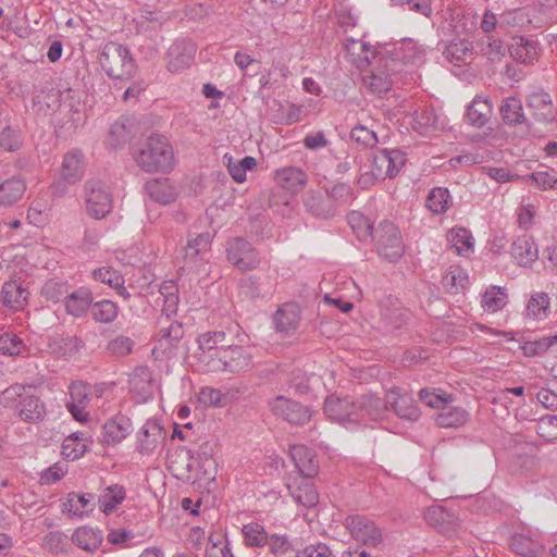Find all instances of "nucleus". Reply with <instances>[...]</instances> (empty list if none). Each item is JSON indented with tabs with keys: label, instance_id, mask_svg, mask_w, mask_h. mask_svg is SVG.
Masks as SVG:
<instances>
[{
	"label": "nucleus",
	"instance_id": "28",
	"mask_svg": "<svg viewBox=\"0 0 557 557\" xmlns=\"http://www.w3.org/2000/svg\"><path fill=\"white\" fill-rule=\"evenodd\" d=\"M289 456L298 469L306 478H312L318 472V460L312 448L305 445H292Z\"/></svg>",
	"mask_w": 557,
	"mask_h": 557
},
{
	"label": "nucleus",
	"instance_id": "44",
	"mask_svg": "<svg viewBox=\"0 0 557 557\" xmlns=\"http://www.w3.org/2000/svg\"><path fill=\"white\" fill-rule=\"evenodd\" d=\"M72 543L86 552H95L102 543V533L98 529L82 527L72 534Z\"/></svg>",
	"mask_w": 557,
	"mask_h": 557
},
{
	"label": "nucleus",
	"instance_id": "8",
	"mask_svg": "<svg viewBox=\"0 0 557 557\" xmlns=\"http://www.w3.org/2000/svg\"><path fill=\"white\" fill-rule=\"evenodd\" d=\"M184 336V326L181 322L168 318H159L154 333V347L152 354L170 356Z\"/></svg>",
	"mask_w": 557,
	"mask_h": 557
},
{
	"label": "nucleus",
	"instance_id": "60",
	"mask_svg": "<svg viewBox=\"0 0 557 557\" xmlns=\"http://www.w3.org/2000/svg\"><path fill=\"white\" fill-rule=\"evenodd\" d=\"M350 138L363 147H374L379 143L376 133L361 124L351 128Z\"/></svg>",
	"mask_w": 557,
	"mask_h": 557
},
{
	"label": "nucleus",
	"instance_id": "21",
	"mask_svg": "<svg viewBox=\"0 0 557 557\" xmlns=\"http://www.w3.org/2000/svg\"><path fill=\"white\" fill-rule=\"evenodd\" d=\"M386 403L392 406L393 410L400 419L413 422L420 418L417 401L411 395L407 393L401 394L398 387H393L387 391Z\"/></svg>",
	"mask_w": 557,
	"mask_h": 557
},
{
	"label": "nucleus",
	"instance_id": "14",
	"mask_svg": "<svg viewBox=\"0 0 557 557\" xmlns=\"http://www.w3.org/2000/svg\"><path fill=\"white\" fill-rule=\"evenodd\" d=\"M197 48L187 38H178L172 42L166 52V69L171 73H181L194 62Z\"/></svg>",
	"mask_w": 557,
	"mask_h": 557
},
{
	"label": "nucleus",
	"instance_id": "36",
	"mask_svg": "<svg viewBox=\"0 0 557 557\" xmlns=\"http://www.w3.org/2000/svg\"><path fill=\"white\" fill-rule=\"evenodd\" d=\"M530 25L533 27H540V25L533 24L529 10L525 8L509 9L499 15V27L523 30Z\"/></svg>",
	"mask_w": 557,
	"mask_h": 557
},
{
	"label": "nucleus",
	"instance_id": "56",
	"mask_svg": "<svg viewBox=\"0 0 557 557\" xmlns=\"http://www.w3.org/2000/svg\"><path fill=\"white\" fill-rule=\"evenodd\" d=\"M269 552L274 556H283L294 549L293 540L286 533H270L269 542L267 543Z\"/></svg>",
	"mask_w": 557,
	"mask_h": 557
},
{
	"label": "nucleus",
	"instance_id": "43",
	"mask_svg": "<svg viewBox=\"0 0 557 557\" xmlns=\"http://www.w3.org/2000/svg\"><path fill=\"white\" fill-rule=\"evenodd\" d=\"M451 203L453 196L449 189L442 186L431 188L425 199V207L433 214H444Z\"/></svg>",
	"mask_w": 557,
	"mask_h": 557
},
{
	"label": "nucleus",
	"instance_id": "33",
	"mask_svg": "<svg viewBox=\"0 0 557 557\" xmlns=\"http://www.w3.org/2000/svg\"><path fill=\"white\" fill-rule=\"evenodd\" d=\"M28 298V292L16 281H9L2 285L0 301L2 305L13 311L24 308Z\"/></svg>",
	"mask_w": 557,
	"mask_h": 557
},
{
	"label": "nucleus",
	"instance_id": "4",
	"mask_svg": "<svg viewBox=\"0 0 557 557\" xmlns=\"http://www.w3.org/2000/svg\"><path fill=\"white\" fill-rule=\"evenodd\" d=\"M1 401L7 407H18L20 418L28 423L41 421L46 414L44 403L37 396L28 394L22 385L4 389Z\"/></svg>",
	"mask_w": 557,
	"mask_h": 557
},
{
	"label": "nucleus",
	"instance_id": "9",
	"mask_svg": "<svg viewBox=\"0 0 557 557\" xmlns=\"http://www.w3.org/2000/svg\"><path fill=\"white\" fill-rule=\"evenodd\" d=\"M324 413L327 419L343 425L347 430L356 429L361 418L360 412H357L356 401L335 396H329L325 399Z\"/></svg>",
	"mask_w": 557,
	"mask_h": 557
},
{
	"label": "nucleus",
	"instance_id": "17",
	"mask_svg": "<svg viewBox=\"0 0 557 557\" xmlns=\"http://www.w3.org/2000/svg\"><path fill=\"white\" fill-rule=\"evenodd\" d=\"M512 552L525 557H542L545 553L542 533L539 530H522L510 540Z\"/></svg>",
	"mask_w": 557,
	"mask_h": 557
},
{
	"label": "nucleus",
	"instance_id": "58",
	"mask_svg": "<svg viewBox=\"0 0 557 557\" xmlns=\"http://www.w3.org/2000/svg\"><path fill=\"white\" fill-rule=\"evenodd\" d=\"M294 500L304 507H313L319 502V495L310 483H304L290 492Z\"/></svg>",
	"mask_w": 557,
	"mask_h": 557
},
{
	"label": "nucleus",
	"instance_id": "42",
	"mask_svg": "<svg viewBox=\"0 0 557 557\" xmlns=\"http://www.w3.org/2000/svg\"><path fill=\"white\" fill-rule=\"evenodd\" d=\"M242 534L245 546L249 548L265 547L270 535L264 525L257 521L243 524Z\"/></svg>",
	"mask_w": 557,
	"mask_h": 557
},
{
	"label": "nucleus",
	"instance_id": "49",
	"mask_svg": "<svg viewBox=\"0 0 557 557\" xmlns=\"http://www.w3.org/2000/svg\"><path fill=\"white\" fill-rule=\"evenodd\" d=\"M126 496L125 488L122 485L113 484L104 488L98 498L99 509L109 515L115 510Z\"/></svg>",
	"mask_w": 557,
	"mask_h": 557
},
{
	"label": "nucleus",
	"instance_id": "5",
	"mask_svg": "<svg viewBox=\"0 0 557 557\" xmlns=\"http://www.w3.org/2000/svg\"><path fill=\"white\" fill-rule=\"evenodd\" d=\"M207 372L238 374L252 368V356L243 346L222 345L216 359H208Z\"/></svg>",
	"mask_w": 557,
	"mask_h": 557
},
{
	"label": "nucleus",
	"instance_id": "1",
	"mask_svg": "<svg viewBox=\"0 0 557 557\" xmlns=\"http://www.w3.org/2000/svg\"><path fill=\"white\" fill-rule=\"evenodd\" d=\"M406 154L399 149H381L373 154L360 156L357 185L367 189L376 181L396 176L406 163Z\"/></svg>",
	"mask_w": 557,
	"mask_h": 557
},
{
	"label": "nucleus",
	"instance_id": "15",
	"mask_svg": "<svg viewBox=\"0 0 557 557\" xmlns=\"http://www.w3.org/2000/svg\"><path fill=\"white\" fill-rule=\"evenodd\" d=\"M344 47L346 60L359 70L370 66L372 61L379 60L381 63L384 60L383 52L376 51L368 42L360 39L347 38Z\"/></svg>",
	"mask_w": 557,
	"mask_h": 557
},
{
	"label": "nucleus",
	"instance_id": "6",
	"mask_svg": "<svg viewBox=\"0 0 557 557\" xmlns=\"http://www.w3.org/2000/svg\"><path fill=\"white\" fill-rule=\"evenodd\" d=\"M86 213L96 220L106 218L112 210V194L100 180H89L82 195Z\"/></svg>",
	"mask_w": 557,
	"mask_h": 557
},
{
	"label": "nucleus",
	"instance_id": "7",
	"mask_svg": "<svg viewBox=\"0 0 557 557\" xmlns=\"http://www.w3.org/2000/svg\"><path fill=\"white\" fill-rule=\"evenodd\" d=\"M371 240H374L377 253L389 262H396L404 253L399 230L393 222H381Z\"/></svg>",
	"mask_w": 557,
	"mask_h": 557
},
{
	"label": "nucleus",
	"instance_id": "64",
	"mask_svg": "<svg viewBox=\"0 0 557 557\" xmlns=\"http://www.w3.org/2000/svg\"><path fill=\"white\" fill-rule=\"evenodd\" d=\"M134 345L135 343L131 337L120 335L107 344V350L113 356L123 357L133 350Z\"/></svg>",
	"mask_w": 557,
	"mask_h": 557
},
{
	"label": "nucleus",
	"instance_id": "51",
	"mask_svg": "<svg viewBox=\"0 0 557 557\" xmlns=\"http://www.w3.org/2000/svg\"><path fill=\"white\" fill-rule=\"evenodd\" d=\"M119 311L115 302L109 299H101L92 304L90 314L96 322L109 324L116 319Z\"/></svg>",
	"mask_w": 557,
	"mask_h": 557
},
{
	"label": "nucleus",
	"instance_id": "16",
	"mask_svg": "<svg viewBox=\"0 0 557 557\" xmlns=\"http://www.w3.org/2000/svg\"><path fill=\"white\" fill-rule=\"evenodd\" d=\"M196 343L198 345L196 358L206 371L209 368L208 359H216L222 345H225L226 333L224 331H207L197 336Z\"/></svg>",
	"mask_w": 557,
	"mask_h": 557
},
{
	"label": "nucleus",
	"instance_id": "32",
	"mask_svg": "<svg viewBox=\"0 0 557 557\" xmlns=\"http://www.w3.org/2000/svg\"><path fill=\"white\" fill-rule=\"evenodd\" d=\"M274 180L281 188L296 194L305 186L307 175L299 168L285 166L275 171Z\"/></svg>",
	"mask_w": 557,
	"mask_h": 557
},
{
	"label": "nucleus",
	"instance_id": "61",
	"mask_svg": "<svg viewBox=\"0 0 557 557\" xmlns=\"http://www.w3.org/2000/svg\"><path fill=\"white\" fill-rule=\"evenodd\" d=\"M413 122L416 123L414 127L417 131L421 134H425L436 127L437 116L433 110L423 109L414 112Z\"/></svg>",
	"mask_w": 557,
	"mask_h": 557
},
{
	"label": "nucleus",
	"instance_id": "10",
	"mask_svg": "<svg viewBox=\"0 0 557 557\" xmlns=\"http://www.w3.org/2000/svg\"><path fill=\"white\" fill-rule=\"evenodd\" d=\"M397 66L398 62L391 57L384 55V60L381 63L376 60L374 67L362 78L364 86L374 95L381 96L386 94L392 87V76Z\"/></svg>",
	"mask_w": 557,
	"mask_h": 557
},
{
	"label": "nucleus",
	"instance_id": "52",
	"mask_svg": "<svg viewBox=\"0 0 557 557\" xmlns=\"http://www.w3.org/2000/svg\"><path fill=\"white\" fill-rule=\"evenodd\" d=\"M481 53L491 61H499L505 55L504 42L495 35H485L479 41Z\"/></svg>",
	"mask_w": 557,
	"mask_h": 557
},
{
	"label": "nucleus",
	"instance_id": "62",
	"mask_svg": "<svg viewBox=\"0 0 557 557\" xmlns=\"http://www.w3.org/2000/svg\"><path fill=\"white\" fill-rule=\"evenodd\" d=\"M199 401L205 406L222 407L226 405L227 395L218 388L202 387L199 392Z\"/></svg>",
	"mask_w": 557,
	"mask_h": 557
},
{
	"label": "nucleus",
	"instance_id": "2",
	"mask_svg": "<svg viewBox=\"0 0 557 557\" xmlns=\"http://www.w3.org/2000/svg\"><path fill=\"white\" fill-rule=\"evenodd\" d=\"M137 165L145 172H170L174 166V152L166 137L150 135L136 154Z\"/></svg>",
	"mask_w": 557,
	"mask_h": 557
},
{
	"label": "nucleus",
	"instance_id": "47",
	"mask_svg": "<svg viewBox=\"0 0 557 557\" xmlns=\"http://www.w3.org/2000/svg\"><path fill=\"white\" fill-rule=\"evenodd\" d=\"M347 222L360 242L367 243L372 239L375 233L373 222L361 212L351 211L347 215Z\"/></svg>",
	"mask_w": 557,
	"mask_h": 557
},
{
	"label": "nucleus",
	"instance_id": "13",
	"mask_svg": "<svg viewBox=\"0 0 557 557\" xmlns=\"http://www.w3.org/2000/svg\"><path fill=\"white\" fill-rule=\"evenodd\" d=\"M271 412L290 424H304L311 418L308 407L285 396H277L269 403Z\"/></svg>",
	"mask_w": 557,
	"mask_h": 557
},
{
	"label": "nucleus",
	"instance_id": "24",
	"mask_svg": "<svg viewBox=\"0 0 557 557\" xmlns=\"http://www.w3.org/2000/svg\"><path fill=\"white\" fill-rule=\"evenodd\" d=\"M301 320V309L296 302H285L273 314V324L276 332L288 334L294 332Z\"/></svg>",
	"mask_w": 557,
	"mask_h": 557
},
{
	"label": "nucleus",
	"instance_id": "29",
	"mask_svg": "<svg viewBox=\"0 0 557 557\" xmlns=\"http://www.w3.org/2000/svg\"><path fill=\"white\" fill-rule=\"evenodd\" d=\"M211 234L206 232L190 238L185 248V265L190 270H198V261H203L205 253L211 247Z\"/></svg>",
	"mask_w": 557,
	"mask_h": 557
},
{
	"label": "nucleus",
	"instance_id": "46",
	"mask_svg": "<svg viewBox=\"0 0 557 557\" xmlns=\"http://www.w3.org/2000/svg\"><path fill=\"white\" fill-rule=\"evenodd\" d=\"M443 285L449 294H458L467 289L469 274L459 265H451L443 275Z\"/></svg>",
	"mask_w": 557,
	"mask_h": 557
},
{
	"label": "nucleus",
	"instance_id": "41",
	"mask_svg": "<svg viewBox=\"0 0 557 557\" xmlns=\"http://www.w3.org/2000/svg\"><path fill=\"white\" fill-rule=\"evenodd\" d=\"M447 240L462 257H469L474 251V238L466 227H453L447 234Z\"/></svg>",
	"mask_w": 557,
	"mask_h": 557
},
{
	"label": "nucleus",
	"instance_id": "19",
	"mask_svg": "<svg viewBox=\"0 0 557 557\" xmlns=\"http://www.w3.org/2000/svg\"><path fill=\"white\" fill-rule=\"evenodd\" d=\"M132 420L121 412L111 416L102 425V437L106 445H116L133 432Z\"/></svg>",
	"mask_w": 557,
	"mask_h": 557
},
{
	"label": "nucleus",
	"instance_id": "30",
	"mask_svg": "<svg viewBox=\"0 0 557 557\" xmlns=\"http://www.w3.org/2000/svg\"><path fill=\"white\" fill-rule=\"evenodd\" d=\"M162 434V426L156 421L148 420L137 433V450L141 455L152 453L160 443Z\"/></svg>",
	"mask_w": 557,
	"mask_h": 557
},
{
	"label": "nucleus",
	"instance_id": "37",
	"mask_svg": "<svg viewBox=\"0 0 557 557\" xmlns=\"http://www.w3.org/2000/svg\"><path fill=\"white\" fill-rule=\"evenodd\" d=\"M26 190V183L20 177H11L0 183V207H11L18 202Z\"/></svg>",
	"mask_w": 557,
	"mask_h": 557
},
{
	"label": "nucleus",
	"instance_id": "27",
	"mask_svg": "<svg viewBox=\"0 0 557 557\" xmlns=\"http://www.w3.org/2000/svg\"><path fill=\"white\" fill-rule=\"evenodd\" d=\"M511 256L520 267H531L539 259V248L535 240L524 234L511 245Z\"/></svg>",
	"mask_w": 557,
	"mask_h": 557
},
{
	"label": "nucleus",
	"instance_id": "63",
	"mask_svg": "<svg viewBox=\"0 0 557 557\" xmlns=\"http://www.w3.org/2000/svg\"><path fill=\"white\" fill-rule=\"evenodd\" d=\"M92 277L103 284L109 285L111 288L121 286V283H125L124 277L112 268H99L92 271Z\"/></svg>",
	"mask_w": 557,
	"mask_h": 557
},
{
	"label": "nucleus",
	"instance_id": "22",
	"mask_svg": "<svg viewBox=\"0 0 557 557\" xmlns=\"http://www.w3.org/2000/svg\"><path fill=\"white\" fill-rule=\"evenodd\" d=\"M357 412H360L361 418L359 425H368V421L382 420L387 411V403L374 394H366L356 401Z\"/></svg>",
	"mask_w": 557,
	"mask_h": 557
},
{
	"label": "nucleus",
	"instance_id": "11",
	"mask_svg": "<svg viewBox=\"0 0 557 557\" xmlns=\"http://www.w3.org/2000/svg\"><path fill=\"white\" fill-rule=\"evenodd\" d=\"M227 260L239 271L258 268L260 257L256 248L246 239L236 237L226 244Z\"/></svg>",
	"mask_w": 557,
	"mask_h": 557
},
{
	"label": "nucleus",
	"instance_id": "45",
	"mask_svg": "<svg viewBox=\"0 0 557 557\" xmlns=\"http://www.w3.org/2000/svg\"><path fill=\"white\" fill-rule=\"evenodd\" d=\"M160 298H162V311L159 318L172 319L176 314L180 297L178 288L174 282H164L159 289Z\"/></svg>",
	"mask_w": 557,
	"mask_h": 557
},
{
	"label": "nucleus",
	"instance_id": "59",
	"mask_svg": "<svg viewBox=\"0 0 557 557\" xmlns=\"http://www.w3.org/2000/svg\"><path fill=\"white\" fill-rule=\"evenodd\" d=\"M92 436L85 431L72 432V460L82 457L91 446Z\"/></svg>",
	"mask_w": 557,
	"mask_h": 557
},
{
	"label": "nucleus",
	"instance_id": "20",
	"mask_svg": "<svg viewBox=\"0 0 557 557\" xmlns=\"http://www.w3.org/2000/svg\"><path fill=\"white\" fill-rule=\"evenodd\" d=\"M92 395V386L83 381L72 382V419L81 424L90 422V413L86 410Z\"/></svg>",
	"mask_w": 557,
	"mask_h": 557
},
{
	"label": "nucleus",
	"instance_id": "57",
	"mask_svg": "<svg viewBox=\"0 0 557 557\" xmlns=\"http://www.w3.org/2000/svg\"><path fill=\"white\" fill-rule=\"evenodd\" d=\"M419 398L426 406L441 409L445 403H453L454 396L451 394L440 393L435 388H422L419 392Z\"/></svg>",
	"mask_w": 557,
	"mask_h": 557
},
{
	"label": "nucleus",
	"instance_id": "25",
	"mask_svg": "<svg viewBox=\"0 0 557 557\" xmlns=\"http://www.w3.org/2000/svg\"><path fill=\"white\" fill-rule=\"evenodd\" d=\"M493 104L488 97L476 95L468 104L465 121L475 127H483L490 121Z\"/></svg>",
	"mask_w": 557,
	"mask_h": 557
},
{
	"label": "nucleus",
	"instance_id": "23",
	"mask_svg": "<svg viewBox=\"0 0 557 557\" xmlns=\"http://www.w3.org/2000/svg\"><path fill=\"white\" fill-rule=\"evenodd\" d=\"M509 51L513 60L530 65L539 59L542 47L534 37L518 36L512 38Z\"/></svg>",
	"mask_w": 557,
	"mask_h": 557
},
{
	"label": "nucleus",
	"instance_id": "35",
	"mask_svg": "<svg viewBox=\"0 0 557 557\" xmlns=\"http://www.w3.org/2000/svg\"><path fill=\"white\" fill-rule=\"evenodd\" d=\"M508 304L506 287L490 285L481 293V307L487 313L500 311Z\"/></svg>",
	"mask_w": 557,
	"mask_h": 557
},
{
	"label": "nucleus",
	"instance_id": "26",
	"mask_svg": "<svg viewBox=\"0 0 557 557\" xmlns=\"http://www.w3.org/2000/svg\"><path fill=\"white\" fill-rule=\"evenodd\" d=\"M527 102L537 121L545 123L555 121L553 99L548 92L542 89L534 90L529 94Z\"/></svg>",
	"mask_w": 557,
	"mask_h": 557
},
{
	"label": "nucleus",
	"instance_id": "54",
	"mask_svg": "<svg viewBox=\"0 0 557 557\" xmlns=\"http://www.w3.org/2000/svg\"><path fill=\"white\" fill-rule=\"evenodd\" d=\"M401 51L396 52V61L401 58L404 63L411 65H419L424 61L425 50L421 47H418L411 40H407L401 45Z\"/></svg>",
	"mask_w": 557,
	"mask_h": 557
},
{
	"label": "nucleus",
	"instance_id": "12",
	"mask_svg": "<svg viewBox=\"0 0 557 557\" xmlns=\"http://www.w3.org/2000/svg\"><path fill=\"white\" fill-rule=\"evenodd\" d=\"M345 525L349 530L351 536L366 546L375 547L382 542L383 535L380 528L370 519L354 515L345 520Z\"/></svg>",
	"mask_w": 557,
	"mask_h": 557
},
{
	"label": "nucleus",
	"instance_id": "3",
	"mask_svg": "<svg viewBox=\"0 0 557 557\" xmlns=\"http://www.w3.org/2000/svg\"><path fill=\"white\" fill-rule=\"evenodd\" d=\"M98 62L102 71L113 79H129L135 72L129 49L122 44H106L98 55Z\"/></svg>",
	"mask_w": 557,
	"mask_h": 557
},
{
	"label": "nucleus",
	"instance_id": "55",
	"mask_svg": "<svg viewBox=\"0 0 557 557\" xmlns=\"http://www.w3.org/2000/svg\"><path fill=\"white\" fill-rule=\"evenodd\" d=\"M26 349V345L20 336L12 332L0 335V354L4 356H18Z\"/></svg>",
	"mask_w": 557,
	"mask_h": 557
},
{
	"label": "nucleus",
	"instance_id": "31",
	"mask_svg": "<svg viewBox=\"0 0 557 557\" xmlns=\"http://www.w3.org/2000/svg\"><path fill=\"white\" fill-rule=\"evenodd\" d=\"M470 418V413L461 406L445 403L435 417V422L440 428H460L465 425Z\"/></svg>",
	"mask_w": 557,
	"mask_h": 557
},
{
	"label": "nucleus",
	"instance_id": "40",
	"mask_svg": "<svg viewBox=\"0 0 557 557\" xmlns=\"http://www.w3.org/2000/svg\"><path fill=\"white\" fill-rule=\"evenodd\" d=\"M146 190L151 199L161 205L172 203L177 196L175 187L168 178L147 182Z\"/></svg>",
	"mask_w": 557,
	"mask_h": 557
},
{
	"label": "nucleus",
	"instance_id": "38",
	"mask_svg": "<svg viewBox=\"0 0 557 557\" xmlns=\"http://www.w3.org/2000/svg\"><path fill=\"white\" fill-rule=\"evenodd\" d=\"M473 47L467 39H453L443 50V57L449 63L458 65L472 58Z\"/></svg>",
	"mask_w": 557,
	"mask_h": 557
},
{
	"label": "nucleus",
	"instance_id": "18",
	"mask_svg": "<svg viewBox=\"0 0 557 557\" xmlns=\"http://www.w3.org/2000/svg\"><path fill=\"white\" fill-rule=\"evenodd\" d=\"M157 385L148 367L136 368L129 376V391L137 403H148L154 396Z\"/></svg>",
	"mask_w": 557,
	"mask_h": 557
},
{
	"label": "nucleus",
	"instance_id": "39",
	"mask_svg": "<svg viewBox=\"0 0 557 557\" xmlns=\"http://www.w3.org/2000/svg\"><path fill=\"white\" fill-rule=\"evenodd\" d=\"M550 299L546 293L535 292L531 295L524 310V318L543 321L548 317Z\"/></svg>",
	"mask_w": 557,
	"mask_h": 557
},
{
	"label": "nucleus",
	"instance_id": "53",
	"mask_svg": "<svg viewBox=\"0 0 557 557\" xmlns=\"http://www.w3.org/2000/svg\"><path fill=\"white\" fill-rule=\"evenodd\" d=\"M557 343V335L544 336L534 341H525L520 349L525 357L541 356Z\"/></svg>",
	"mask_w": 557,
	"mask_h": 557
},
{
	"label": "nucleus",
	"instance_id": "50",
	"mask_svg": "<svg viewBox=\"0 0 557 557\" xmlns=\"http://www.w3.org/2000/svg\"><path fill=\"white\" fill-rule=\"evenodd\" d=\"M94 297L91 290L82 286L72 292V317L81 318L91 311Z\"/></svg>",
	"mask_w": 557,
	"mask_h": 557
},
{
	"label": "nucleus",
	"instance_id": "34",
	"mask_svg": "<svg viewBox=\"0 0 557 557\" xmlns=\"http://www.w3.org/2000/svg\"><path fill=\"white\" fill-rule=\"evenodd\" d=\"M131 127V120L124 116L112 123L104 140L106 147L111 150L122 149L132 137Z\"/></svg>",
	"mask_w": 557,
	"mask_h": 557
},
{
	"label": "nucleus",
	"instance_id": "48",
	"mask_svg": "<svg viewBox=\"0 0 557 557\" xmlns=\"http://www.w3.org/2000/svg\"><path fill=\"white\" fill-rule=\"evenodd\" d=\"M499 111L506 125L513 126L523 124L525 121L522 102L517 97L506 98L503 101Z\"/></svg>",
	"mask_w": 557,
	"mask_h": 557
}]
</instances>
